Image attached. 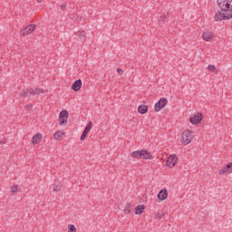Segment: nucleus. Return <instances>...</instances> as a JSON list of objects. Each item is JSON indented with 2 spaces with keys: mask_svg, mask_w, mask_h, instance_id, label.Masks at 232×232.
I'll return each instance as SVG.
<instances>
[{
  "mask_svg": "<svg viewBox=\"0 0 232 232\" xmlns=\"http://www.w3.org/2000/svg\"><path fill=\"white\" fill-rule=\"evenodd\" d=\"M82 87V82L81 79L76 80L72 84V90L73 92H79Z\"/></svg>",
  "mask_w": 232,
  "mask_h": 232,
  "instance_id": "14",
  "label": "nucleus"
},
{
  "mask_svg": "<svg viewBox=\"0 0 232 232\" xmlns=\"http://www.w3.org/2000/svg\"><path fill=\"white\" fill-rule=\"evenodd\" d=\"M25 109H29V110L32 109V105H30V104H29V105H26V106H25Z\"/></svg>",
  "mask_w": 232,
  "mask_h": 232,
  "instance_id": "27",
  "label": "nucleus"
},
{
  "mask_svg": "<svg viewBox=\"0 0 232 232\" xmlns=\"http://www.w3.org/2000/svg\"><path fill=\"white\" fill-rule=\"evenodd\" d=\"M149 107L146 104H141L138 107V112L141 115H144L148 112Z\"/></svg>",
  "mask_w": 232,
  "mask_h": 232,
  "instance_id": "16",
  "label": "nucleus"
},
{
  "mask_svg": "<svg viewBox=\"0 0 232 232\" xmlns=\"http://www.w3.org/2000/svg\"><path fill=\"white\" fill-rule=\"evenodd\" d=\"M53 190L54 192H59L61 190V183H54L53 185Z\"/></svg>",
  "mask_w": 232,
  "mask_h": 232,
  "instance_id": "20",
  "label": "nucleus"
},
{
  "mask_svg": "<svg viewBox=\"0 0 232 232\" xmlns=\"http://www.w3.org/2000/svg\"><path fill=\"white\" fill-rule=\"evenodd\" d=\"M20 95H21L22 97H25V96H26L25 91H22V92H20Z\"/></svg>",
  "mask_w": 232,
  "mask_h": 232,
  "instance_id": "26",
  "label": "nucleus"
},
{
  "mask_svg": "<svg viewBox=\"0 0 232 232\" xmlns=\"http://www.w3.org/2000/svg\"><path fill=\"white\" fill-rule=\"evenodd\" d=\"M162 214H160V212H158L156 215H155V218H157V219H160V218H162Z\"/></svg>",
  "mask_w": 232,
  "mask_h": 232,
  "instance_id": "24",
  "label": "nucleus"
},
{
  "mask_svg": "<svg viewBox=\"0 0 232 232\" xmlns=\"http://www.w3.org/2000/svg\"><path fill=\"white\" fill-rule=\"evenodd\" d=\"M169 103V100L166 97H162L155 103L154 110L155 112H160L164 109Z\"/></svg>",
  "mask_w": 232,
  "mask_h": 232,
  "instance_id": "5",
  "label": "nucleus"
},
{
  "mask_svg": "<svg viewBox=\"0 0 232 232\" xmlns=\"http://www.w3.org/2000/svg\"><path fill=\"white\" fill-rule=\"evenodd\" d=\"M218 174L219 176H227L232 174V161L227 165H225V167H222V169L218 170Z\"/></svg>",
  "mask_w": 232,
  "mask_h": 232,
  "instance_id": "8",
  "label": "nucleus"
},
{
  "mask_svg": "<svg viewBox=\"0 0 232 232\" xmlns=\"http://www.w3.org/2000/svg\"><path fill=\"white\" fill-rule=\"evenodd\" d=\"M68 118H69V111L67 110H63L59 114V125L60 126H66L68 123Z\"/></svg>",
  "mask_w": 232,
  "mask_h": 232,
  "instance_id": "6",
  "label": "nucleus"
},
{
  "mask_svg": "<svg viewBox=\"0 0 232 232\" xmlns=\"http://www.w3.org/2000/svg\"><path fill=\"white\" fill-rule=\"evenodd\" d=\"M158 198L160 201H164L168 198V190L167 188H162L158 194Z\"/></svg>",
  "mask_w": 232,
  "mask_h": 232,
  "instance_id": "15",
  "label": "nucleus"
},
{
  "mask_svg": "<svg viewBox=\"0 0 232 232\" xmlns=\"http://www.w3.org/2000/svg\"><path fill=\"white\" fill-rule=\"evenodd\" d=\"M44 92V89H35L34 94H43Z\"/></svg>",
  "mask_w": 232,
  "mask_h": 232,
  "instance_id": "23",
  "label": "nucleus"
},
{
  "mask_svg": "<svg viewBox=\"0 0 232 232\" xmlns=\"http://www.w3.org/2000/svg\"><path fill=\"white\" fill-rule=\"evenodd\" d=\"M217 3L221 11L216 14L215 21L232 19V0H217Z\"/></svg>",
  "mask_w": 232,
  "mask_h": 232,
  "instance_id": "1",
  "label": "nucleus"
},
{
  "mask_svg": "<svg viewBox=\"0 0 232 232\" xmlns=\"http://www.w3.org/2000/svg\"><path fill=\"white\" fill-rule=\"evenodd\" d=\"M35 29H36V24H30L25 28L23 29L22 35L23 36L30 35L31 34H33L34 32Z\"/></svg>",
  "mask_w": 232,
  "mask_h": 232,
  "instance_id": "10",
  "label": "nucleus"
},
{
  "mask_svg": "<svg viewBox=\"0 0 232 232\" xmlns=\"http://www.w3.org/2000/svg\"><path fill=\"white\" fill-rule=\"evenodd\" d=\"M44 139V136L41 132L35 133L32 139H31V143L33 146H38L42 143Z\"/></svg>",
  "mask_w": 232,
  "mask_h": 232,
  "instance_id": "9",
  "label": "nucleus"
},
{
  "mask_svg": "<svg viewBox=\"0 0 232 232\" xmlns=\"http://www.w3.org/2000/svg\"><path fill=\"white\" fill-rule=\"evenodd\" d=\"M92 128V121H89L85 127L84 131L82 132L81 136V140L83 141L86 138V136L89 134L91 129Z\"/></svg>",
  "mask_w": 232,
  "mask_h": 232,
  "instance_id": "12",
  "label": "nucleus"
},
{
  "mask_svg": "<svg viewBox=\"0 0 232 232\" xmlns=\"http://www.w3.org/2000/svg\"><path fill=\"white\" fill-rule=\"evenodd\" d=\"M179 160V158L176 156V154H171L170 156H169V158H167V167L169 169H172L176 166L177 162Z\"/></svg>",
  "mask_w": 232,
  "mask_h": 232,
  "instance_id": "7",
  "label": "nucleus"
},
{
  "mask_svg": "<svg viewBox=\"0 0 232 232\" xmlns=\"http://www.w3.org/2000/svg\"><path fill=\"white\" fill-rule=\"evenodd\" d=\"M202 38L206 42H211L214 38V34L211 31H204L202 34Z\"/></svg>",
  "mask_w": 232,
  "mask_h": 232,
  "instance_id": "13",
  "label": "nucleus"
},
{
  "mask_svg": "<svg viewBox=\"0 0 232 232\" xmlns=\"http://www.w3.org/2000/svg\"><path fill=\"white\" fill-rule=\"evenodd\" d=\"M44 0H36L38 4H41Z\"/></svg>",
  "mask_w": 232,
  "mask_h": 232,
  "instance_id": "28",
  "label": "nucleus"
},
{
  "mask_svg": "<svg viewBox=\"0 0 232 232\" xmlns=\"http://www.w3.org/2000/svg\"><path fill=\"white\" fill-rule=\"evenodd\" d=\"M203 119H204V115L202 112H196L194 114H192L190 117H189V122L193 125V126H198V125H200L203 121Z\"/></svg>",
  "mask_w": 232,
  "mask_h": 232,
  "instance_id": "4",
  "label": "nucleus"
},
{
  "mask_svg": "<svg viewBox=\"0 0 232 232\" xmlns=\"http://www.w3.org/2000/svg\"><path fill=\"white\" fill-rule=\"evenodd\" d=\"M65 135H66V132L64 131V130H57L53 134V139L55 140H63Z\"/></svg>",
  "mask_w": 232,
  "mask_h": 232,
  "instance_id": "11",
  "label": "nucleus"
},
{
  "mask_svg": "<svg viewBox=\"0 0 232 232\" xmlns=\"http://www.w3.org/2000/svg\"><path fill=\"white\" fill-rule=\"evenodd\" d=\"M194 138L195 136L193 130L186 129L181 133L180 142L183 146H188L191 144V142L194 140Z\"/></svg>",
  "mask_w": 232,
  "mask_h": 232,
  "instance_id": "2",
  "label": "nucleus"
},
{
  "mask_svg": "<svg viewBox=\"0 0 232 232\" xmlns=\"http://www.w3.org/2000/svg\"><path fill=\"white\" fill-rule=\"evenodd\" d=\"M10 190H11L12 194L20 192V188H19L18 185H12V187H10Z\"/></svg>",
  "mask_w": 232,
  "mask_h": 232,
  "instance_id": "19",
  "label": "nucleus"
},
{
  "mask_svg": "<svg viewBox=\"0 0 232 232\" xmlns=\"http://www.w3.org/2000/svg\"><path fill=\"white\" fill-rule=\"evenodd\" d=\"M146 210L145 205H137L135 208V214L136 215H141Z\"/></svg>",
  "mask_w": 232,
  "mask_h": 232,
  "instance_id": "17",
  "label": "nucleus"
},
{
  "mask_svg": "<svg viewBox=\"0 0 232 232\" xmlns=\"http://www.w3.org/2000/svg\"><path fill=\"white\" fill-rule=\"evenodd\" d=\"M130 212H131V205H130V203H128L124 208V213L126 215H129V214H130Z\"/></svg>",
  "mask_w": 232,
  "mask_h": 232,
  "instance_id": "21",
  "label": "nucleus"
},
{
  "mask_svg": "<svg viewBox=\"0 0 232 232\" xmlns=\"http://www.w3.org/2000/svg\"><path fill=\"white\" fill-rule=\"evenodd\" d=\"M130 158L132 159H141L145 160H153V156L149 150H134V152H130Z\"/></svg>",
  "mask_w": 232,
  "mask_h": 232,
  "instance_id": "3",
  "label": "nucleus"
},
{
  "mask_svg": "<svg viewBox=\"0 0 232 232\" xmlns=\"http://www.w3.org/2000/svg\"><path fill=\"white\" fill-rule=\"evenodd\" d=\"M117 72L120 74V75H122L124 73V71L121 69V68H118L117 69Z\"/></svg>",
  "mask_w": 232,
  "mask_h": 232,
  "instance_id": "25",
  "label": "nucleus"
},
{
  "mask_svg": "<svg viewBox=\"0 0 232 232\" xmlns=\"http://www.w3.org/2000/svg\"><path fill=\"white\" fill-rule=\"evenodd\" d=\"M207 69H208V72H213L215 74L218 73V69L214 64H209L207 67Z\"/></svg>",
  "mask_w": 232,
  "mask_h": 232,
  "instance_id": "18",
  "label": "nucleus"
},
{
  "mask_svg": "<svg viewBox=\"0 0 232 232\" xmlns=\"http://www.w3.org/2000/svg\"><path fill=\"white\" fill-rule=\"evenodd\" d=\"M67 229V232H77V228L74 225H68Z\"/></svg>",
  "mask_w": 232,
  "mask_h": 232,
  "instance_id": "22",
  "label": "nucleus"
}]
</instances>
